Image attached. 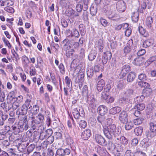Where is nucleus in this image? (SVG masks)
I'll use <instances>...</instances> for the list:
<instances>
[{
  "mask_svg": "<svg viewBox=\"0 0 156 156\" xmlns=\"http://www.w3.org/2000/svg\"><path fill=\"white\" fill-rule=\"evenodd\" d=\"M18 150L21 153H24L25 150V147L22 145H20L18 147Z\"/></svg>",
  "mask_w": 156,
  "mask_h": 156,
  "instance_id": "obj_60",
  "label": "nucleus"
},
{
  "mask_svg": "<svg viewBox=\"0 0 156 156\" xmlns=\"http://www.w3.org/2000/svg\"><path fill=\"white\" fill-rule=\"evenodd\" d=\"M145 52V50L144 49H141L138 51L137 55L138 56H140L144 55Z\"/></svg>",
  "mask_w": 156,
  "mask_h": 156,
  "instance_id": "obj_62",
  "label": "nucleus"
},
{
  "mask_svg": "<svg viewBox=\"0 0 156 156\" xmlns=\"http://www.w3.org/2000/svg\"><path fill=\"white\" fill-rule=\"evenodd\" d=\"M123 101L124 102V104H129L128 105V106H129L128 108L126 107V110H129V107L131 106V104L130 103V100L128 98H123Z\"/></svg>",
  "mask_w": 156,
  "mask_h": 156,
  "instance_id": "obj_40",
  "label": "nucleus"
},
{
  "mask_svg": "<svg viewBox=\"0 0 156 156\" xmlns=\"http://www.w3.org/2000/svg\"><path fill=\"white\" fill-rule=\"evenodd\" d=\"M10 144V142L8 140H5L2 141V145L3 147H7Z\"/></svg>",
  "mask_w": 156,
  "mask_h": 156,
  "instance_id": "obj_64",
  "label": "nucleus"
},
{
  "mask_svg": "<svg viewBox=\"0 0 156 156\" xmlns=\"http://www.w3.org/2000/svg\"><path fill=\"white\" fill-rule=\"evenodd\" d=\"M144 118L142 117L134 119L133 120L134 124L136 125L141 124L144 121Z\"/></svg>",
  "mask_w": 156,
  "mask_h": 156,
  "instance_id": "obj_29",
  "label": "nucleus"
},
{
  "mask_svg": "<svg viewBox=\"0 0 156 156\" xmlns=\"http://www.w3.org/2000/svg\"><path fill=\"white\" fill-rule=\"evenodd\" d=\"M47 134L45 132H41L39 136V139L42 140L48 137Z\"/></svg>",
  "mask_w": 156,
  "mask_h": 156,
  "instance_id": "obj_44",
  "label": "nucleus"
},
{
  "mask_svg": "<svg viewBox=\"0 0 156 156\" xmlns=\"http://www.w3.org/2000/svg\"><path fill=\"white\" fill-rule=\"evenodd\" d=\"M79 67L77 66L75 71L78 69L79 70V72L78 73L77 76L75 80L76 82H83L84 75L83 72L80 71V69L79 68Z\"/></svg>",
  "mask_w": 156,
  "mask_h": 156,
  "instance_id": "obj_10",
  "label": "nucleus"
},
{
  "mask_svg": "<svg viewBox=\"0 0 156 156\" xmlns=\"http://www.w3.org/2000/svg\"><path fill=\"white\" fill-rule=\"evenodd\" d=\"M26 106L23 105L21 108H19L16 111L17 115H24L26 114L27 112L28 108Z\"/></svg>",
  "mask_w": 156,
  "mask_h": 156,
  "instance_id": "obj_13",
  "label": "nucleus"
},
{
  "mask_svg": "<svg viewBox=\"0 0 156 156\" xmlns=\"http://www.w3.org/2000/svg\"><path fill=\"white\" fill-rule=\"evenodd\" d=\"M115 147L118 152H121L123 151V147L121 144L116 143L115 144Z\"/></svg>",
  "mask_w": 156,
  "mask_h": 156,
  "instance_id": "obj_34",
  "label": "nucleus"
},
{
  "mask_svg": "<svg viewBox=\"0 0 156 156\" xmlns=\"http://www.w3.org/2000/svg\"><path fill=\"white\" fill-rule=\"evenodd\" d=\"M35 148V145L34 144H31L27 148V151L28 154L32 152Z\"/></svg>",
  "mask_w": 156,
  "mask_h": 156,
  "instance_id": "obj_48",
  "label": "nucleus"
},
{
  "mask_svg": "<svg viewBox=\"0 0 156 156\" xmlns=\"http://www.w3.org/2000/svg\"><path fill=\"white\" fill-rule=\"evenodd\" d=\"M146 134V137L144 138L140 142V145L142 147L149 146L150 143L149 142L150 139L154 136V134L153 133H149V132H147Z\"/></svg>",
  "mask_w": 156,
  "mask_h": 156,
  "instance_id": "obj_3",
  "label": "nucleus"
},
{
  "mask_svg": "<svg viewBox=\"0 0 156 156\" xmlns=\"http://www.w3.org/2000/svg\"><path fill=\"white\" fill-rule=\"evenodd\" d=\"M8 99L11 100H12L13 99H14V100L15 101L16 98H15L14 92L12 91L10 92L8 95Z\"/></svg>",
  "mask_w": 156,
  "mask_h": 156,
  "instance_id": "obj_45",
  "label": "nucleus"
},
{
  "mask_svg": "<svg viewBox=\"0 0 156 156\" xmlns=\"http://www.w3.org/2000/svg\"><path fill=\"white\" fill-rule=\"evenodd\" d=\"M147 7V5L146 3L145 2H143L141 4V9H142V10L140 9V8L139 9H138L139 12H140V13H142L143 12V10H145Z\"/></svg>",
  "mask_w": 156,
  "mask_h": 156,
  "instance_id": "obj_43",
  "label": "nucleus"
},
{
  "mask_svg": "<svg viewBox=\"0 0 156 156\" xmlns=\"http://www.w3.org/2000/svg\"><path fill=\"white\" fill-rule=\"evenodd\" d=\"M135 77V73L134 72H130L127 76V81L128 82H131L133 81Z\"/></svg>",
  "mask_w": 156,
  "mask_h": 156,
  "instance_id": "obj_17",
  "label": "nucleus"
},
{
  "mask_svg": "<svg viewBox=\"0 0 156 156\" xmlns=\"http://www.w3.org/2000/svg\"><path fill=\"white\" fill-rule=\"evenodd\" d=\"M70 153V151L69 149L66 148L64 149L61 148L57 150L56 154L59 156H64L69 155Z\"/></svg>",
  "mask_w": 156,
  "mask_h": 156,
  "instance_id": "obj_8",
  "label": "nucleus"
},
{
  "mask_svg": "<svg viewBox=\"0 0 156 156\" xmlns=\"http://www.w3.org/2000/svg\"><path fill=\"white\" fill-rule=\"evenodd\" d=\"M98 112L101 115H103L107 112V109L105 105H101L98 107Z\"/></svg>",
  "mask_w": 156,
  "mask_h": 156,
  "instance_id": "obj_15",
  "label": "nucleus"
},
{
  "mask_svg": "<svg viewBox=\"0 0 156 156\" xmlns=\"http://www.w3.org/2000/svg\"><path fill=\"white\" fill-rule=\"evenodd\" d=\"M58 68L60 73L62 74L65 73V68L64 65L62 63H60L58 66Z\"/></svg>",
  "mask_w": 156,
  "mask_h": 156,
  "instance_id": "obj_55",
  "label": "nucleus"
},
{
  "mask_svg": "<svg viewBox=\"0 0 156 156\" xmlns=\"http://www.w3.org/2000/svg\"><path fill=\"white\" fill-rule=\"evenodd\" d=\"M12 129L13 134L15 135H17L23 131V125L21 122H19L17 125L12 126Z\"/></svg>",
  "mask_w": 156,
  "mask_h": 156,
  "instance_id": "obj_4",
  "label": "nucleus"
},
{
  "mask_svg": "<svg viewBox=\"0 0 156 156\" xmlns=\"http://www.w3.org/2000/svg\"><path fill=\"white\" fill-rule=\"evenodd\" d=\"M145 105L143 103H139L136 105L135 107V109L139 110H143L145 108Z\"/></svg>",
  "mask_w": 156,
  "mask_h": 156,
  "instance_id": "obj_33",
  "label": "nucleus"
},
{
  "mask_svg": "<svg viewBox=\"0 0 156 156\" xmlns=\"http://www.w3.org/2000/svg\"><path fill=\"white\" fill-rule=\"evenodd\" d=\"M67 32L68 33H71V35L72 37L73 36L75 37H78L80 36V34L78 31L75 29H73L71 31L69 30H67Z\"/></svg>",
  "mask_w": 156,
  "mask_h": 156,
  "instance_id": "obj_22",
  "label": "nucleus"
},
{
  "mask_svg": "<svg viewBox=\"0 0 156 156\" xmlns=\"http://www.w3.org/2000/svg\"><path fill=\"white\" fill-rule=\"evenodd\" d=\"M2 102V103L0 104V108L2 109H4L6 112L10 110L9 102L7 101L6 103L5 102Z\"/></svg>",
  "mask_w": 156,
  "mask_h": 156,
  "instance_id": "obj_20",
  "label": "nucleus"
},
{
  "mask_svg": "<svg viewBox=\"0 0 156 156\" xmlns=\"http://www.w3.org/2000/svg\"><path fill=\"white\" fill-rule=\"evenodd\" d=\"M20 106V104L18 102H14L12 104L10 102H9V107L10 109L11 108L13 110H16Z\"/></svg>",
  "mask_w": 156,
  "mask_h": 156,
  "instance_id": "obj_30",
  "label": "nucleus"
},
{
  "mask_svg": "<svg viewBox=\"0 0 156 156\" xmlns=\"http://www.w3.org/2000/svg\"><path fill=\"white\" fill-rule=\"evenodd\" d=\"M119 119L122 123H125L127 120V114L125 111H122L119 114Z\"/></svg>",
  "mask_w": 156,
  "mask_h": 156,
  "instance_id": "obj_11",
  "label": "nucleus"
},
{
  "mask_svg": "<svg viewBox=\"0 0 156 156\" xmlns=\"http://www.w3.org/2000/svg\"><path fill=\"white\" fill-rule=\"evenodd\" d=\"M133 156H146L145 153L140 151H136L133 154Z\"/></svg>",
  "mask_w": 156,
  "mask_h": 156,
  "instance_id": "obj_56",
  "label": "nucleus"
},
{
  "mask_svg": "<svg viewBox=\"0 0 156 156\" xmlns=\"http://www.w3.org/2000/svg\"><path fill=\"white\" fill-rule=\"evenodd\" d=\"M100 20L101 24L103 26L106 27L107 26L108 22L106 20L102 18H101Z\"/></svg>",
  "mask_w": 156,
  "mask_h": 156,
  "instance_id": "obj_57",
  "label": "nucleus"
},
{
  "mask_svg": "<svg viewBox=\"0 0 156 156\" xmlns=\"http://www.w3.org/2000/svg\"><path fill=\"white\" fill-rule=\"evenodd\" d=\"M97 119L98 121L102 125L105 124V117L103 116V115H101V116H98L97 118Z\"/></svg>",
  "mask_w": 156,
  "mask_h": 156,
  "instance_id": "obj_42",
  "label": "nucleus"
},
{
  "mask_svg": "<svg viewBox=\"0 0 156 156\" xmlns=\"http://www.w3.org/2000/svg\"><path fill=\"white\" fill-rule=\"evenodd\" d=\"M116 7L118 12H122L126 9V4L124 1L121 0L117 2Z\"/></svg>",
  "mask_w": 156,
  "mask_h": 156,
  "instance_id": "obj_5",
  "label": "nucleus"
},
{
  "mask_svg": "<svg viewBox=\"0 0 156 156\" xmlns=\"http://www.w3.org/2000/svg\"><path fill=\"white\" fill-rule=\"evenodd\" d=\"M117 88L119 90L123 89L125 86L124 81L121 80L119 81L117 83Z\"/></svg>",
  "mask_w": 156,
  "mask_h": 156,
  "instance_id": "obj_32",
  "label": "nucleus"
},
{
  "mask_svg": "<svg viewBox=\"0 0 156 156\" xmlns=\"http://www.w3.org/2000/svg\"><path fill=\"white\" fill-rule=\"evenodd\" d=\"M72 123L74 126H75V124L74 123V121L73 120V119L72 118H71L69 120H68L67 121V125L69 128H72Z\"/></svg>",
  "mask_w": 156,
  "mask_h": 156,
  "instance_id": "obj_54",
  "label": "nucleus"
},
{
  "mask_svg": "<svg viewBox=\"0 0 156 156\" xmlns=\"http://www.w3.org/2000/svg\"><path fill=\"white\" fill-rule=\"evenodd\" d=\"M143 130V128L141 126L136 128L134 129L135 134L137 136L141 135L142 133Z\"/></svg>",
  "mask_w": 156,
  "mask_h": 156,
  "instance_id": "obj_31",
  "label": "nucleus"
},
{
  "mask_svg": "<svg viewBox=\"0 0 156 156\" xmlns=\"http://www.w3.org/2000/svg\"><path fill=\"white\" fill-rule=\"evenodd\" d=\"M133 91L132 89H129L126 90L125 92V94L126 96L129 97L133 94Z\"/></svg>",
  "mask_w": 156,
  "mask_h": 156,
  "instance_id": "obj_59",
  "label": "nucleus"
},
{
  "mask_svg": "<svg viewBox=\"0 0 156 156\" xmlns=\"http://www.w3.org/2000/svg\"><path fill=\"white\" fill-rule=\"evenodd\" d=\"M112 56V54L110 52L107 51L104 52L102 58V62L103 64H106L108 60H110L111 59Z\"/></svg>",
  "mask_w": 156,
  "mask_h": 156,
  "instance_id": "obj_7",
  "label": "nucleus"
},
{
  "mask_svg": "<svg viewBox=\"0 0 156 156\" xmlns=\"http://www.w3.org/2000/svg\"><path fill=\"white\" fill-rule=\"evenodd\" d=\"M5 100V94L3 91H2L0 88V102H3Z\"/></svg>",
  "mask_w": 156,
  "mask_h": 156,
  "instance_id": "obj_39",
  "label": "nucleus"
},
{
  "mask_svg": "<svg viewBox=\"0 0 156 156\" xmlns=\"http://www.w3.org/2000/svg\"><path fill=\"white\" fill-rule=\"evenodd\" d=\"M28 116L29 124L34 130L37 127L38 125L42 124L44 120V115L41 113H39L35 117L33 112H30Z\"/></svg>",
  "mask_w": 156,
  "mask_h": 156,
  "instance_id": "obj_1",
  "label": "nucleus"
},
{
  "mask_svg": "<svg viewBox=\"0 0 156 156\" xmlns=\"http://www.w3.org/2000/svg\"><path fill=\"white\" fill-rule=\"evenodd\" d=\"M140 34L144 37H147L149 36V34L147 31L141 26H139L138 28Z\"/></svg>",
  "mask_w": 156,
  "mask_h": 156,
  "instance_id": "obj_21",
  "label": "nucleus"
},
{
  "mask_svg": "<svg viewBox=\"0 0 156 156\" xmlns=\"http://www.w3.org/2000/svg\"><path fill=\"white\" fill-rule=\"evenodd\" d=\"M138 85L141 87H143L144 88L149 87L150 86V84L144 81L139 82Z\"/></svg>",
  "mask_w": 156,
  "mask_h": 156,
  "instance_id": "obj_38",
  "label": "nucleus"
},
{
  "mask_svg": "<svg viewBox=\"0 0 156 156\" xmlns=\"http://www.w3.org/2000/svg\"><path fill=\"white\" fill-rule=\"evenodd\" d=\"M147 78V76L144 73H141L138 76V79L141 80H146Z\"/></svg>",
  "mask_w": 156,
  "mask_h": 156,
  "instance_id": "obj_47",
  "label": "nucleus"
},
{
  "mask_svg": "<svg viewBox=\"0 0 156 156\" xmlns=\"http://www.w3.org/2000/svg\"><path fill=\"white\" fill-rule=\"evenodd\" d=\"M4 9L5 10L9 13H12L14 12V10L13 8L10 7L9 6L5 7Z\"/></svg>",
  "mask_w": 156,
  "mask_h": 156,
  "instance_id": "obj_50",
  "label": "nucleus"
},
{
  "mask_svg": "<svg viewBox=\"0 0 156 156\" xmlns=\"http://www.w3.org/2000/svg\"><path fill=\"white\" fill-rule=\"evenodd\" d=\"M109 97L108 93H106L105 92H102L101 95V99L105 100L106 101Z\"/></svg>",
  "mask_w": 156,
  "mask_h": 156,
  "instance_id": "obj_36",
  "label": "nucleus"
},
{
  "mask_svg": "<svg viewBox=\"0 0 156 156\" xmlns=\"http://www.w3.org/2000/svg\"><path fill=\"white\" fill-rule=\"evenodd\" d=\"M109 44L110 46V47L111 48H115L117 46V44L115 41L112 40L109 41V43H108Z\"/></svg>",
  "mask_w": 156,
  "mask_h": 156,
  "instance_id": "obj_51",
  "label": "nucleus"
},
{
  "mask_svg": "<svg viewBox=\"0 0 156 156\" xmlns=\"http://www.w3.org/2000/svg\"><path fill=\"white\" fill-rule=\"evenodd\" d=\"M91 134L90 130L89 129H87L82 133L81 136L83 139L86 140L89 138Z\"/></svg>",
  "mask_w": 156,
  "mask_h": 156,
  "instance_id": "obj_12",
  "label": "nucleus"
},
{
  "mask_svg": "<svg viewBox=\"0 0 156 156\" xmlns=\"http://www.w3.org/2000/svg\"><path fill=\"white\" fill-rule=\"evenodd\" d=\"M153 21V20L151 16H149L147 18L145 22V25L147 28L152 31L153 30L152 24Z\"/></svg>",
  "mask_w": 156,
  "mask_h": 156,
  "instance_id": "obj_9",
  "label": "nucleus"
},
{
  "mask_svg": "<svg viewBox=\"0 0 156 156\" xmlns=\"http://www.w3.org/2000/svg\"><path fill=\"white\" fill-rule=\"evenodd\" d=\"M105 85V82L103 80L99 81L97 85V89L98 91H101Z\"/></svg>",
  "mask_w": 156,
  "mask_h": 156,
  "instance_id": "obj_19",
  "label": "nucleus"
},
{
  "mask_svg": "<svg viewBox=\"0 0 156 156\" xmlns=\"http://www.w3.org/2000/svg\"><path fill=\"white\" fill-rule=\"evenodd\" d=\"M144 99V96L143 95H141L138 96L136 98V100L137 102H141L143 101Z\"/></svg>",
  "mask_w": 156,
  "mask_h": 156,
  "instance_id": "obj_58",
  "label": "nucleus"
},
{
  "mask_svg": "<svg viewBox=\"0 0 156 156\" xmlns=\"http://www.w3.org/2000/svg\"><path fill=\"white\" fill-rule=\"evenodd\" d=\"M97 8L94 5H91L90 8V14L92 16H94L97 13Z\"/></svg>",
  "mask_w": 156,
  "mask_h": 156,
  "instance_id": "obj_37",
  "label": "nucleus"
},
{
  "mask_svg": "<svg viewBox=\"0 0 156 156\" xmlns=\"http://www.w3.org/2000/svg\"><path fill=\"white\" fill-rule=\"evenodd\" d=\"M31 101V100L30 99H27L25 102V103L23 105L24 106H26V107L27 108L29 107V108H30L31 107H32L31 105H30V102Z\"/></svg>",
  "mask_w": 156,
  "mask_h": 156,
  "instance_id": "obj_53",
  "label": "nucleus"
},
{
  "mask_svg": "<svg viewBox=\"0 0 156 156\" xmlns=\"http://www.w3.org/2000/svg\"><path fill=\"white\" fill-rule=\"evenodd\" d=\"M153 43V41L151 39H148L144 41L143 46L144 48H146L151 46Z\"/></svg>",
  "mask_w": 156,
  "mask_h": 156,
  "instance_id": "obj_26",
  "label": "nucleus"
},
{
  "mask_svg": "<svg viewBox=\"0 0 156 156\" xmlns=\"http://www.w3.org/2000/svg\"><path fill=\"white\" fill-rule=\"evenodd\" d=\"M96 45V47L98 48L100 52H102L103 51L102 49L104 47L102 40L101 39L99 40Z\"/></svg>",
  "mask_w": 156,
  "mask_h": 156,
  "instance_id": "obj_23",
  "label": "nucleus"
},
{
  "mask_svg": "<svg viewBox=\"0 0 156 156\" xmlns=\"http://www.w3.org/2000/svg\"><path fill=\"white\" fill-rule=\"evenodd\" d=\"M94 139L96 142L100 145L105 146L107 145V143L105 138L101 135L96 134L94 136Z\"/></svg>",
  "mask_w": 156,
  "mask_h": 156,
  "instance_id": "obj_6",
  "label": "nucleus"
},
{
  "mask_svg": "<svg viewBox=\"0 0 156 156\" xmlns=\"http://www.w3.org/2000/svg\"><path fill=\"white\" fill-rule=\"evenodd\" d=\"M131 33V30L130 28H128L125 31V34L126 36L129 37Z\"/></svg>",
  "mask_w": 156,
  "mask_h": 156,
  "instance_id": "obj_63",
  "label": "nucleus"
},
{
  "mask_svg": "<svg viewBox=\"0 0 156 156\" xmlns=\"http://www.w3.org/2000/svg\"><path fill=\"white\" fill-rule=\"evenodd\" d=\"M104 133L108 139L112 138L113 136L115 137H117L120 134L121 130L119 129H116L115 124H109L103 128Z\"/></svg>",
  "mask_w": 156,
  "mask_h": 156,
  "instance_id": "obj_2",
  "label": "nucleus"
},
{
  "mask_svg": "<svg viewBox=\"0 0 156 156\" xmlns=\"http://www.w3.org/2000/svg\"><path fill=\"white\" fill-rule=\"evenodd\" d=\"M132 20L134 22H136L139 19V13L138 12H133L131 16Z\"/></svg>",
  "mask_w": 156,
  "mask_h": 156,
  "instance_id": "obj_28",
  "label": "nucleus"
},
{
  "mask_svg": "<svg viewBox=\"0 0 156 156\" xmlns=\"http://www.w3.org/2000/svg\"><path fill=\"white\" fill-rule=\"evenodd\" d=\"M53 155L54 153L52 150L51 149H48L45 156H53Z\"/></svg>",
  "mask_w": 156,
  "mask_h": 156,
  "instance_id": "obj_61",
  "label": "nucleus"
},
{
  "mask_svg": "<svg viewBox=\"0 0 156 156\" xmlns=\"http://www.w3.org/2000/svg\"><path fill=\"white\" fill-rule=\"evenodd\" d=\"M73 114L76 119H78L79 118L80 116V113L77 108H74L73 112Z\"/></svg>",
  "mask_w": 156,
  "mask_h": 156,
  "instance_id": "obj_35",
  "label": "nucleus"
},
{
  "mask_svg": "<svg viewBox=\"0 0 156 156\" xmlns=\"http://www.w3.org/2000/svg\"><path fill=\"white\" fill-rule=\"evenodd\" d=\"M89 105L91 108H94L97 105V100L94 98V97L91 96L89 98Z\"/></svg>",
  "mask_w": 156,
  "mask_h": 156,
  "instance_id": "obj_16",
  "label": "nucleus"
},
{
  "mask_svg": "<svg viewBox=\"0 0 156 156\" xmlns=\"http://www.w3.org/2000/svg\"><path fill=\"white\" fill-rule=\"evenodd\" d=\"M74 12V10L73 9H71L67 10L66 11L65 14L66 15L68 16H73V14Z\"/></svg>",
  "mask_w": 156,
  "mask_h": 156,
  "instance_id": "obj_52",
  "label": "nucleus"
},
{
  "mask_svg": "<svg viewBox=\"0 0 156 156\" xmlns=\"http://www.w3.org/2000/svg\"><path fill=\"white\" fill-rule=\"evenodd\" d=\"M2 40L6 45L9 48H11V46L10 43L5 37H3Z\"/></svg>",
  "mask_w": 156,
  "mask_h": 156,
  "instance_id": "obj_49",
  "label": "nucleus"
},
{
  "mask_svg": "<svg viewBox=\"0 0 156 156\" xmlns=\"http://www.w3.org/2000/svg\"><path fill=\"white\" fill-rule=\"evenodd\" d=\"M133 126V123L131 122H129L126 123L125 128L126 130H129L132 128Z\"/></svg>",
  "mask_w": 156,
  "mask_h": 156,
  "instance_id": "obj_41",
  "label": "nucleus"
},
{
  "mask_svg": "<svg viewBox=\"0 0 156 156\" xmlns=\"http://www.w3.org/2000/svg\"><path fill=\"white\" fill-rule=\"evenodd\" d=\"M97 52L94 50H92L88 55V59L90 61L93 60L96 58Z\"/></svg>",
  "mask_w": 156,
  "mask_h": 156,
  "instance_id": "obj_24",
  "label": "nucleus"
},
{
  "mask_svg": "<svg viewBox=\"0 0 156 156\" xmlns=\"http://www.w3.org/2000/svg\"><path fill=\"white\" fill-rule=\"evenodd\" d=\"M130 67L128 65H125L122 66L120 74L122 77L125 76L126 74L130 71Z\"/></svg>",
  "mask_w": 156,
  "mask_h": 156,
  "instance_id": "obj_14",
  "label": "nucleus"
},
{
  "mask_svg": "<svg viewBox=\"0 0 156 156\" xmlns=\"http://www.w3.org/2000/svg\"><path fill=\"white\" fill-rule=\"evenodd\" d=\"M150 130L151 132H149V133H153L154 134V136L156 135V123L154 122H151L150 123Z\"/></svg>",
  "mask_w": 156,
  "mask_h": 156,
  "instance_id": "obj_27",
  "label": "nucleus"
},
{
  "mask_svg": "<svg viewBox=\"0 0 156 156\" xmlns=\"http://www.w3.org/2000/svg\"><path fill=\"white\" fill-rule=\"evenodd\" d=\"M144 59L141 57H138L135 58L133 62V63L134 65L140 66L142 65Z\"/></svg>",
  "mask_w": 156,
  "mask_h": 156,
  "instance_id": "obj_18",
  "label": "nucleus"
},
{
  "mask_svg": "<svg viewBox=\"0 0 156 156\" xmlns=\"http://www.w3.org/2000/svg\"><path fill=\"white\" fill-rule=\"evenodd\" d=\"M118 137V136L116 137L115 138V139L117 140H119L120 139V143L121 144L124 145H126L127 144L128 140L124 136H122L119 138Z\"/></svg>",
  "mask_w": 156,
  "mask_h": 156,
  "instance_id": "obj_25",
  "label": "nucleus"
},
{
  "mask_svg": "<svg viewBox=\"0 0 156 156\" xmlns=\"http://www.w3.org/2000/svg\"><path fill=\"white\" fill-rule=\"evenodd\" d=\"M87 125L86 122L84 120H81L79 122V126L82 128H85Z\"/></svg>",
  "mask_w": 156,
  "mask_h": 156,
  "instance_id": "obj_46",
  "label": "nucleus"
}]
</instances>
